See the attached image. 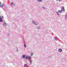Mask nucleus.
<instances>
[{
  "instance_id": "f257e3e1",
  "label": "nucleus",
  "mask_w": 67,
  "mask_h": 67,
  "mask_svg": "<svg viewBox=\"0 0 67 67\" xmlns=\"http://www.w3.org/2000/svg\"><path fill=\"white\" fill-rule=\"evenodd\" d=\"M65 7H62V9H61V10H59L58 11V13H60L63 12V11L65 12Z\"/></svg>"
},
{
  "instance_id": "f03ea898",
  "label": "nucleus",
  "mask_w": 67,
  "mask_h": 67,
  "mask_svg": "<svg viewBox=\"0 0 67 67\" xmlns=\"http://www.w3.org/2000/svg\"><path fill=\"white\" fill-rule=\"evenodd\" d=\"M31 57H28L27 56H26L25 57V59H30L31 58Z\"/></svg>"
},
{
  "instance_id": "7ed1b4c3",
  "label": "nucleus",
  "mask_w": 67,
  "mask_h": 67,
  "mask_svg": "<svg viewBox=\"0 0 67 67\" xmlns=\"http://www.w3.org/2000/svg\"><path fill=\"white\" fill-rule=\"evenodd\" d=\"M32 23L33 24H35V25H38V24L36 23L35 21H32Z\"/></svg>"
},
{
  "instance_id": "20e7f679",
  "label": "nucleus",
  "mask_w": 67,
  "mask_h": 67,
  "mask_svg": "<svg viewBox=\"0 0 67 67\" xmlns=\"http://www.w3.org/2000/svg\"><path fill=\"white\" fill-rule=\"evenodd\" d=\"M15 4L13 2H12L11 3V6H12V7H13V6H14Z\"/></svg>"
},
{
  "instance_id": "39448f33",
  "label": "nucleus",
  "mask_w": 67,
  "mask_h": 67,
  "mask_svg": "<svg viewBox=\"0 0 67 67\" xmlns=\"http://www.w3.org/2000/svg\"><path fill=\"white\" fill-rule=\"evenodd\" d=\"M0 22H3V19L1 18V17L0 16Z\"/></svg>"
},
{
  "instance_id": "423d86ee",
  "label": "nucleus",
  "mask_w": 67,
  "mask_h": 67,
  "mask_svg": "<svg viewBox=\"0 0 67 67\" xmlns=\"http://www.w3.org/2000/svg\"><path fill=\"white\" fill-rule=\"evenodd\" d=\"M29 63H30V65H31L32 63V62H33V60H29Z\"/></svg>"
},
{
  "instance_id": "0eeeda50",
  "label": "nucleus",
  "mask_w": 67,
  "mask_h": 67,
  "mask_svg": "<svg viewBox=\"0 0 67 67\" xmlns=\"http://www.w3.org/2000/svg\"><path fill=\"white\" fill-rule=\"evenodd\" d=\"M59 52H62V49L61 48H59L58 50Z\"/></svg>"
},
{
  "instance_id": "6e6552de",
  "label": "nucleus",
  "mask_w": 67,
  "mask_h": 67,
  "mask_svg": "<svg viewBox=\"0 0 67 67\" xmlns=\"http://www.w3.org/2000/svg\"><path fill=\"white\" fill-rule=\"evenodd\" d=\"M25 55H23L22 56V58H25Z\"/></svg>"
},
{
  "instance_id": "1a4fd4ad",
  "label": "nucleus",
  "mask_w": 67,
  "mask_h": 67,
  "mask_svg": "<svg viewBox=\"0 0 67 67\" xmlns=\"http://www.w3.org/2000/svg\"><path fill=\"white\" fill-rule=\"evenodd\" d=\"M4 6V4H2V5H1L0 6L1 7H3Z\"/></svg>"
},
{
  "instance_id": "9d476101",
  "label": "nucleus",
  "mask_w": 67,
  "mask_h": 67,
  "mask_svg": "<svg viewBox=\"0 0 67 67\" xmlns=\"http://www.w3.org/2000/svg\"><path fill=\"white\" fill-rule=\"evenodd\" d=\"M37 1L38 2H42V0H37Z\"/></svg>"
},
{
  "instance_id": "9b49d317",
  "label": "nucleus",
  "mask_w": 67,
  "mask_h": 67,
  "mask_svg": "<svg viewBox=\"0 0 67 67\" xmlns=\"http://www.w3.org/2000/svg\"><path fill=\"white\" fill-rule=\"evenodd\" d=\"M36 28L37 29H38V30H39V29H40V26H37L36 27Z\"/></svg>"
},
{
  "instance_id": "f8f14e48",
  "label": "nucleus",
  "mask_w": 67,
  "mask_h": 67,
  "mask_svg": "<svg viewBox=\"0 0 67 67\" xmlns=\"http://www.w3.org/2000/svg\"><path fill=\"white\" fill-rule=\"evenodd\" d=\"M3 25L4 26H5L7 25V24L5 23H4L3 24Z\"/></svg>"
},
{
  "instance_id": "ddd939ff",
  "label": "nucleus",
  "mask_w": 67,
  "mask_h": 67,
  "mask_svg": "<svg viewBox=\"0 0 67 67\" xmlns=\"http://www.w3.org/2000/svg\"><path fill=\"white\" fill-rule=\"evenodd\" d=\"M33 55V52H32L30 54V56H32Z\"/></svg>"
},
{
  "instance_id": "4468645a",
  "label": "nucleus",
  "mask_w": 67,
  "mask_h": 67,
  "mask_svg": "<svg viewBox=\"0 0 67 67\" xmlns=\"http://www.w3.org/2000/svg\"><path fill=\"white\" fill-rule=\"evenodd\" d=\"M54 39H55V40H56V41H58V40L57 39V38L56 37H54Z\"/></svg>"
},
{
  "instance_id": "2eb2a0df",
  "label": "nucleus",
  "mask_w": 67,
  "mask_h": 67,
  "mask_svg": "<svg viewBox=\"0 0 67 67\" xmlns=\"http://www.w3.org/2000/svg\"><path fill=\"white\" fill-rule=\"evenodd\" d=\"M24 47H26V45L25 43L24 44Z\"/></svg>"
},
{
  "instance_id": "dca6fc26",
  "label": "nucleus",
  "mask_w": 67,
  "mask_h": 67,
  "mask_svg": "<svg viewBox=\"0 0 67 67\" xmlns=\"http://www.w3.org/2000/svg\"><path fill=\"white\" fill-rule=\"evenodd\" d=\"M42 8L43 9H45V7H42Z\"/></svg>"
},
{
  "instance_id": "f3484780",
  "label": "nucleus",
  "mask_w": 67,
  "mask_h": 67,
  "mask_svg": "<svg viewBox=\"0 0 67 67\" xmlns=\"http://www.w3.org/2000/svg\"><path fill=\"white\" fill-rule=\"evenodd\" d=\"M16 51L17 52L18 51V49L17 48L16 49Z\"/></svg>"
},
{
  "instance_id": "a211bd4d",
  "label": "nucleus",
  "mask_w": 67,
  "mask_h": 67,
  "mask_svg": "<svg viewBox=\"0 0 67 67\" xmlns=\"http://www.w3.org/2000/svg\"><path fill=\"white\" fill-rule=\"evenodd\" d=\"M59 1H62V0H58Z\"/></svg>"
},
{
  "instance_id": "6ab92c4d",
  "label": "nucleus",
  "mask_w": 67,
  "mask_h": 67,
  "mask_svg": "<svg viewBox=\"0 0 67 67\" xmlns=\"http://www.w3.org/2000/svg\"><path fill=\"white\" fill-rule=\"evenodd\" d=\"M10 35V33H8V35Z\"/></svg>"
},
{
  "instance_id": "aec40b11",
  "label": "nucleus",
  "mask_w": 67,
  "mask_h": 67,
  "mask_svg": "<svg viewBox=\"0 0 67 67\" xmlns=\"http://www.w3.org/2000/svg\"><path fill=\"white\" fill-rule=\"evenodd\" d=\"M67 19V16L65 18V19L66 20V19Z\"/></svg>"
},
{
  "instance_id": "412c9836",
  "label": "nucleus",
  "mask_w": 67,
  "mask_h": 67,
  "mask_svg": "<svg viewBox=\"0 0 67 67\" xmlns=\"http://www.w3.org/2000/svg\"><path fill=\"white\" fill-rule=\"evenodd\" d=\"M2 18H3V16H2Z\"/></svg>"
},
{
  "instance_id": "4be33fe9",
  "label": "nucleus",
  "mask_w": 67,
  "mask_h": 67,
  "mask_svg": "<svg viewBox=\"0 0 67 67\" xmlns=\"http://www.w3.org/2000/svg\"><path fill=\"white\" fill-rule=\"evenodd\" d=\"M57 14H58V15H59V14H58V13Z\"/></svg>"
},
{
  "instance_id": "5701e85b",
  "label": "nucleus",
  "mask_w": 67,
  "mask_h": 67,
  "mask_svg": "<svg viewBox=\"0 0 67 67\" xmlns=\"http://www.w3.org/2000/svg\"><path fill=\"white\" fill-rule=\"evenodd\" d=\"M56 13H57V14H58V12H57Z\"/></svg>"
},
{
  "instance_id": "b1692460",
  "label": "nucleus",
  "mask_w": 67,
  "mask_h": 67,
  "mask_svg": "<svg viewBox=\"0 0 67 67\" xmlns=\"http://www.w3.org/2000/svg\"><path fill=\"white\" fill-rule=\"evenodd\" d=\"M1 5V2H0V5Z\"/></svg>"
},
{
  "instance_id": "393cba45",
  "label": "nucleus",
  "mask_w": 67,
  "mask_h": 67,
  "mask_svg": "<svg viewBox=\"0 0 67 67\" xmlns=\"http://www.w3.org/2000/svg\"><path fill=\"white\" fill-rule=\"evenodd\" d=\"M66 16L67 17V15H66Z\"/></svg>"
},
{
  "instance_id": "a878e982",
  "label": "nucleus",
  "mask_w": 67,
  "mask_h": 67,
  "mask_svg": "<svg viewBox=\"0 0 67 67\" xmlns=\"http://www.w3.org/2000/svg\"><path fill=\"white\" fill-rule=\"evenodd\" d=\"M49 58H51V57H50V56H49Z\"/></svg>"
},
{
  "instance_id": "bb28decb",
  "label": "nucleus",
  "mask_w": 67,
  "mask_h": 67,
  "mask_svg": "<svg viewBox=\"0 0 67 67\" xmlns=\"http://www.w3.org/2000/svg\"><path fill=\"white\" fill-rule=\"evenodd\" d=\"M56 1H58V0H56Z\"/></svg>"
}]
</instances>
